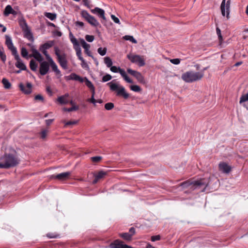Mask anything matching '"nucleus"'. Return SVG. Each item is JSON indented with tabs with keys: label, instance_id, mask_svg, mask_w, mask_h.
Returning <instances> with one entry per match:
<instances>
[{
	"label": "nucleus",
	"instance_id": "nucleus-1",
	"mask_svg": "<svg viewBox=\"0 0 248 248\" xmlns=\"http://www.w3.org/2000/svg\"><path fill=\"white\" fill-rule=\"evenodd\" d=\"M19 162L18 158L14 155L5 154L0 158V168L9 169L17 165Z\"/></svg>",
	"mask_w": 248,
	"mask_h": 248
},
{
	"label": "nucleus",
	"instance_id": "nucleus-2",
	"mask_svg": "<svg viewBox=\"0 0 248 248\" xmlns=\"http://www.w3.org/2000/svg\"><path fill=\"white\" fill-rule=\"evenodd\" d=\"M32 54L30 57H33L35 60L40 62V73L42 75H46L49 69V65L46 61L43 62V58L41 54L35 48H31Z\"/></svg>",
	"mask_w": 248,
	"mask_h": 248
},
{
	"label": "nucleus",
	"instance_id": "nucleus-3",
	"mask_svg": "<svg viewBox=\"0 0 248 248\" xmlns=\"http://www.w3.org/2000/svg\"><path fill=\"white\" fill-rule=\"evenodd\" d=\"M208 185V182L205 179H200L198 181H191L188 180L185 181L180 184V186L184 188L189 187L192 190H194L197 188H200L202 186H204V188L202 190L204 191L206 187Z\"/></svg>",
	"mask_w": 248,
	"mask_h": 248
},
{
	"label": "nucleus",
	"instance_id": "nucleus-4",
	"mask_svg": "<svg viewBox=\"0 0 248 248\" xmlns=\"http://www.w3.org/2000/svg\"><path fill=\"white\" fill-rule=\"evenodd\" d=\"M204 76L203 71H189L182 75V79L186 82L191 83L201 79Z\"/></svg>",
	"mask_w": 248,
	"mask_h": 248
},
{
	"label": "nucleus",
	"instance_id": "nucleus-5",
	"mask_svg": "<svg viewBox=\"0 0 248 248\" xmlns=\"http://www.w3.org/2000/svg\"><path fill=\"white\" fill-rule=\"evenodd\" d=\"M114 81L113 80L107 84L109 87L110 90L111 91H116V95L122 96L124 99H127L129 95L126 92L124 87L120 84L114 83Z\"/></svg>",
	"mask_w": 248,
	"mask_h": 248
},
{
	"label": "nucleus",
	"instance_id": "nucleus-6",
	"mask_svg": "<svg viewBox=\"0 0 248 248\" xmlns=\"http://www.w3.org/2000/svg\"><path fill=\"white\" fill-rule=\"evenodd\" d=\"M127 58L132 63L136 64L140 67L143 66L145 64L143 56L130 53L127 55Z\"/></svg>",
	"mask_w": 248,
	"mask_h": 248
},
{
	"label": "nucleus",
	"instance_id": "nucleus-7",
	"mask_svg": "<svg viewBox=\"0 0 248 248\" xmlns=\"http://www.w3.org/2000/svg\"><path fill=\"white\" fill-rule=\"evenodd\" d=\"M55 53L61 66L63 69H66L67 67L66 54L57 47H55Z\"/></svg>",
	"mask_w": 248,
	"mask_h": 248
},
{
	"label": "nucleus",
	"instance_id": "nucleus-8",
	"mask_svg": "<svg viewBox=\"0 0 248 248\" xmlns=\"http://www.w3.org/2000/svg\"><path fill=\"white\" fill-rule=\"evenodd\" d=\"M231 0H222L220 5V10L221 14L223 16H226L228 19L229 18L230 13Z\"/></svg>",
	"mask_w": 248,
	"mask_h": 248
},
{
	"label": "nucleus",
	"instance_id": "nucleus-9",
	"mask_svg": "<svg viewBox=\"0 0 248 248\" xmlns=\"http://www.w3.org/2000/svg\"><path fill=\"white\" fill-rule=\"evenodd\" d=\"M110 70L113 73H119L123 77L125 81L127 83H132L133 81L131 80L127 75L125 71L121 69L120 67H117L116 66H111L110 67Z\"/></svg>",
	"mask_w": 248,
	"mask_h": 248
},
{
	"label": "nucleus",
	"instance_id": "nucleus-10",
	"mask_svg": "<svg viewBox=\"0 0 248 248\" xmlns=\"http://www.w3.org/2000/svg\"><path fill=\"white\" fill-rule=\"evenodd\" d=\"M127 72L129 74L134 76L139 83L143 84H146V82L145 78L140 72L132 70L130 68H128L127 69Z\"/></svg>",
	"mask_w": 248,
	"mask_h": 248
},
{
	"label": "nucleus",
	"instance_id": "nucleus-11",
	"mask_svg": "<svg viewBox=\"0 0 248 248\" xmlns=\"http://www.w3.org/2000/svg\"><path fill=\"white\" fill-rule=\"evenodd\" d=\"M5 44L8 48L11 50L12 54H16L17 53L16 47L14 46L11 38L8 35H5Z\"/></svg>",
	"mask_w": 248,
	"mask_h": 248
},
{
	"label": "nucleus",
	"instance_id": "nucleus-12",
	"mask_svg": "<svg viewBox=\"0 0 248 248\" xmlns=\"http://www.w3.org/2000/svg\"><path fill=\"white\" fill-rule=\"evenodd\" d=\"M13 55L14 56L15 60L16 61V62L15 63L16 66L21 70H26L27 67L20 58L18 53Z\"/></svg>",
	"mask_w": 248,
	"mask_h": 248
},
{
	"label": "nucleus",
	"instance_id": "nucleus-13",
	"mask_svg": "<svg viewBox=\"0 0 248 248\" xmlns=\"http://www.w3.org/2000/svg\"><path fill=\"white\" fill-rule=\"evenodd\" d=\"M107 174V172L103 170H100L97 172L94 173L93 176L94 179L93 180V183H96L99 180L103 178Z\"/></svg>",
	"mask_w": 248,
	"mask_h": 248
},
{
	"label": "nucleus",
	"instance_id": "nucleus-14",
	"mask_svg": "<svg viewBox=\"0 0 248 248\" xmlns=\"http://www.w3.org/2000/svg\"><path fill=\"white\" fill-rule=\"evenodd\" d=\"M91 12L93 14L97 15L103 20H106V17L105 16V11L103 9L98 7H95L94 9L91 10Z\"/></svg>",
	"mask_w": 248,
	"mask_h": 248
},
{
	"label": "nucleus",
	"instance_id": "nucleus-15",
	"mask_svg": "<svg viewBox=\"0 0 248 248\" xmlns=\"http://www.w3.org/2000/svg\"><path fill=\"white\" fill-rule=\"evenodd\" d=\"M19 88L24 93L28 94L31 92L32 84L30 82H28L26 85L25 86L23 84L20 83L19 84Z\"/></svg>",
	"mask_w": 248,
	"mask_h": 248
},
{
	"label": "nucleus",
	"instance_id": "nucleus-16",
	"mask_svg": "<svg viewBox=\"0 0 248 248\" xmlns=\"http://www.w3.org/2000/svg\"><path fill=\"white\" fill-rule=\"evenodd\" d=\"M70 174V173L69 172H64L57 175H54L52 176V177L61 181H63L68 179Z\"/></svg>",
	"mask_w": 248,
	"mask_h": 248
},
{
	"label": "nucleus",
	"instance_id": "nucleus-17",
	"mask_svg": "<svg viewBox=\"0 0 248 248\" xmlns=\"http://www.w3.org/2000/svg\"><path fill=\"white\" fill-rule=\"evenodd\" d=\"M219 169L223 173H228L231 171V167L226 163L222 162L219 164Z\"/></svg>",
	"mask_w": 248,
	"mask_h": 248
},
{
	"label": "nucleus",
	"instance_id": "nucleus-18",
	"mask_svg": "<svg viewBox=\"0 0 248 248\" xmlns=\"http://www.w3.org/2000/svg\"><path fill=\"white\" fill-rule=\"evenodd\" d=\"M78 81L84 82L86 86L91 89L94 87L93 83L86 78H81L78 76Z\"/></svg>",
	"mask_w": 248,
	"mask_h": 248
},
{
	"label": "nucleus",
	"instance_id": "nucleus-19",
	"mask_svg": "<svg viewBox=\"0 0 248 248\" xmlns=\"http://www.w3.org/2000/svg\"><path fill=\"white\" fill-rule=\"evenodd\" d=\"M69 38L71 42L73 44L74 49L76 51V54L78 55V41L74 36L71 32L69 33Z\"/></svg>",
	"mask_w": 248,
	"mask_h": 248
},
{
	"label": "nucleus",
	"instance_id": "nucleus-20",
	"mask_svg": "<svg viewBox=\"0 0 248 248\" xmlns=\"http://www.w3.org/2000/svg\"><path fill=\"white\" fill-rule=\"evenodd\" d=\"M125 244L118 240H115L110 245V248H123Z\"/></svg>",
	"mask_w": 248,
	"mask_h": 248
},
{
	"label": "nucleus",
	"instance_id": "nucleus-21",
	"mask_svg": "<svg viewBox=\"0 0 248 248\" xmlns=\"http://www.w3.org/2000/svg\"><path fill=\"white\" fill-rule=\"evenodd\" d=\"M22 31H23L25 37L27 38L29 41H33V37L30 28L23 30Z\"/></svg>",
	"mask_w": 248,
	"mask_h": 248
},
{
	"label": "nucleus",
	"instance_id": "nucleus-22",
	"mask_svg": "<svg viewBox=\"0 0 248 248\" xmlns=\"http://www.w3.org/2000/svg\"><path fill=\"white\" fill-rule=\"evenodd\" d=\"M88 23L94 27H97L100 25L97 20L92 16L87 20Z\"/></svg>",
	"mask_w": 248,
	"mask_h": 248
},
{
	"label": "nucleus",
	"instance_id": "nucleus-23",
	"mask_svg": "<svg viewBox=\"0 0 248 248\" xmlns=\"http://www.w3.org/2000/svg\"><path fill=\"white\" fill-rule=\"evenodd\" d=\"M68 95V94H65L64 95L61 96L58 98L57 100L61 104H67L69 102V100L67 99Z\"/></svg>",
	"mask_w": 248,
	"mask_h": 248
},
{
	"label": "nucleus",
	"instance_id": "nucleus-24",
	"mask_svg": "<svg viewBox=\"0 0 248 248\" xmlns=\"http://www.w3.org/2000/svg\"><path fill=\"white\" fill-rule=\"evenodd\" d=\"M80 53V50L78 48V59L81 61V66L85 70H89V66L87 63V62L85 61L83 58L79 55V53Z\"/></svg>",
	"mask_w": 248,
	"mask_h": 248
},
{
	"label": "nucleus",
	"instance_id": "nucleus-25",
	"mask_svg": "<svg viewBox=\"0 0 248 248\" xmlns=\"http://www.w3.org/2000/svg\"><path fill=\"white\" fill-rule=\"evenodd\" d=\"M50 63V65L53 71H54L56 74H60V71L58 69L57 65L53 61L52 59H50L48 61Z\"/></svg>",
	"mask_w": 248,
	"mask_h": 248
},
{
	"label": "nucleus",
	"instance_id": "nucleus-26",
	"mask_svg": "<svg viewBox=\"0 0 248 248\" xmlns=\"http://www.w3.org/2000/svg\"><path fill=\"white\" fill-rule=\"evenodd\" d=\"M92 93V96L90 99H89V101L92 103H93L94 106L96 105V100H95L94 98L95 94V88L93 87V88L90 89Z\"/></svg>",
	"mask_w": 248,
	"mask_h": 248
},
{
	"label": "nucleus",
	"instance_id": "nucleus-27",
	"mask_svg": "<svg viewBox=\"0 0 248 248\" xmlns=\"http://www.w3.org/2000/svg\"><path fill=\"white\" fill-rule=\"evenodd\" d=\"M0 58L4 63L6 60V56L4 53V49L1 45H0Z\"/></svg>",
	"mask_w": 248,
	"mask_h": 248
},
{
	"label": "nucleus",
	"instance_id": "nucleus-28",
	"mask_svg": "<svg viewBox=\"0 0 248 248\" xmlns=\"http://www.w3.org/2000/svg\"><path fill=\"white\" fill-rule=\"evenodd\" d=\"M1 82L3 85L4 87L6 89H9L11 88V84L9 81V80L7 79H6V78H3Z\"/></svg>",
	"mask_w": 248,
	"mask_h": 248
},
{
	"label": "nucleus",
	"instance_id": "nucleus-29",
	"mask_svg": "<svg viewBox=\"0 0 248 248\" xmlns=\"http://www.w3.org/2000/svg\"><path fill=\"white\" fill-rule=\"evenodd\" d=\"M19 25L22 31L29 28L24 19H22L19 21Z\"/></svg>",
	"mask_w": 248,
	"mask_h": 248
},
{
	"label": "nucleus",
	"instance_id": "nucleus-30",
	"mask_svg": "<svg viewBox=\"0 0 248 248\" xmlns=\"http://www.w3.org/2000/svg\"><path fill=\"white\" fill-rule=\"evenodd\" d=\"M12 9L13 8L10 5H7L4 11V15L6 16H8L12 13Z\"/></svg>",
	"mask_w": 248,
	"mask_h": 248
},
{
	"label": "nucleus",
	"instance_id": "nucleus-31",
	"mask_svg": "<svg viewBox=\"0 0 248 248\" xmlns=\"http://www.w3.org/2000/svg\"><path fill=\"white\" fill-rule=\"evenodd\" d=\"M120 236L124 239L127 241L131 240L132 238V235L128 232L123 233L120 234Z\"/></svg>",
	"mask_w": 248,
	"mask_h": 248
},
{
	"label": "nucleus",
	"instance_id": "nucleus-32",
	"mask_svg": "<svg viewBox=\"0 0 248 248\" xmlns=\"http://www.w3.org/2000/svg\"><path fill=\"white\" fill-rule=\"evenodd\" d=\"M104 63L108 67H110L113 64L111 59L108 57L104 58Z\"/></svg>",
	"mask_w": 248,
	"mask_h": 248
},
{
	"label": "nucleus",
	"instance_id": "nucleus-33",
	"mask_svg": "<svg viewBox=\"0 0 248 248\" xmlns=\"http://www.w3.org/2000/svg\"><path fill=\"white\" fill-rule=\"evenodd\" d=\"M79 42H80L81 45L83 47V48L84 49H86L87 50H88V48H90V45L89 44H87L84 41V39H79Z\"/></svg>",
	"mask_w": 248,
	"mask_h": 248
},
{
	"label": "nucleus",
	"instance_id": "nucleus-34",
	"mask_svg": "<svg viewBox=\"0 0 248 248\" xmlns=\"http://www.w3.org/2000/svg\"><path fill=\"white\" fill-rule=\"evenodd\" d=\"M45 16L52 21L56 18V14L54 13H46Z\"/></svg>",
	"mask_w": 248,
	"mask_h": 248
},
{
	"label": "nucleus",
	"instance_id": "nucleus-35",
	"mask_svg": "<svg viewBox=\"0 0 248 248\" xmlns=\"http://www.w3.org/2000/svg\"><path fill=\"white\" fill-rule=\"evenodd\" d=\"M30 66L31 70L35 71L37 69L38 65L34 60H31L30 62Z\"/></svg>",
	"mask_w": 248,
	"mask_h": 248
},
{
	"label": "nucleus",
	"instance_id": "nucleus-36",
	"mask_svg": "<svg viewBox=\"0 0 248 248\" xmlns=\"http://www.w3.org/2000/svg\"><path fill=\"white\" fill-rule=\"evenodd\" d=\"M102 159V157L101 156H95L91 157V160L94 163H97L100 162Z\"/></svg>",
	"mask_w": 248,
	"mask_h": 248
},
{
	"label": "nucleus",
	"instance_id": "nucleus-37",
	"mask_svg": "<svg viewBox=\"0 0 248 248\" xmlns=\"http://www.w3.org/2000/svg\"><path fill=\"white\" fill-rule=\"evenodd\" d=\"M53 45V42H48L42 45L40 47L44 48V49H47L50 48Z\"/></svg>",
	"mask_w": 248,
	"mask_h": 248
},
{
	"label": "nucleus",
	"instance_id": "nucleus-38",
	"mask_svg": "<svg viewBox=\"0 0 248 248\" xmlns=\"http://www.w3.org/2000/svg\"><path fill=\"white\" fill-rule=\"evenodd\" d=\"M130 88L132 91L135 92H140L141 91V88L137 85H131Z\"/></svg>",
	"mask_w": 248,
	"mask_h": 248
},
{
	"label": "nucleus",
	"instance_id": "nucleus-39",
	"mask_svg": "<svg viewBox=\"0 0 248 248\" xmlns=\"http://www.w3.org/2000/svg\"><path fill=\"white\" fill-rule=\"evenodd\" d=\"M21 54L23 58L28 59V52L26 48L22 47L21 49Z\"/></svg>",
	"mask_w": 248,
	"mask_h": 248
},
{
	"label": "nucleus",
	"instance_id": "nucleus-40",
	"mask_svg": "<svg viewBox=\"0 0 248 248\" xmlns=\"http://www.w3.org/2000/svg\"><path fill=\"white\" fill-rule=\"evenodd\" d=\"M46 50L47 49H44V48L40 47V50L43 53V54H44V55L46 57V59L47 60V61H48L52 58L50 57V56L48 54Z\"/></svg>",
	"mask_w": 248,
	"mask_h": 248
},
{
	"label": "nucleus",
	"instance_id": "nucleus-41",
	"mask_svg": "<svg viewBox=\"0 0 248 248\" xmlns=\"http://www.w3.org/2000/svg\"><path fill=\"white\" fill-rule=\"evenodd\" d=\"M112 76L110 75L107 74L103 77L102 81L105 82L110 80Z\"/></svg>",
	"mask_w": 248,
	"mask_h": 248
},
{
	"label": "nucleus",
	"instance_id": "nucleus-42",
	"mask_svg": "<svg viewBox=\"0 0 248 248\" xmlns=\"http://www.w3.org/2000/svg\"><path fill=\"white\" fill-rule=\"evenodd\" d=\"M124 38L126 40H129L133 43L136 44L137 43V40L132 36L125 35Z\"/></svg>",
	"mask_w": 248,
	"mask_h": 248
},
{
	"label": "nucleus",
	"instance_id": "nucleus-43",
	"mask_svg": "<svg viewBox=\"0 0 248 248\" xmlns=\"http://www.w3.org/2000/svg\"><path fill=\"white\" fill-rule=\"evenodd\" d=\"M98 53L101 56H104L107 52V49L106 48L99 47L97 49Z\"/></svg>",
	"mask_w": 248,
	"mask_h": 248
},
{
	"label": "nucleus",
	"instance_id": "nucleus-44",
	"mask_svg": "<svg viewBox=\"0 0 248 248\" xmlns=\"http://www.w3.org/2000/svg\"><path fill=\"white\" fill-rule=\"evenodd\" d=\"M216 31H217V35L218 36V38L219 42L221 43L222 42V41H223V38H222V36L221 35V31L219 29V28L217 27V29H216Z\"/></svg>",
	"mask_w": 248,
	"mask_h": 248
},
{
	"label": "nucleus",
	"instance_id": "nucleus-45",
	"mask_svg": "<svg viewBox=\"0 0 248 248\" xmlns=\"http://www.w3.org/2000/svg\"><path fill=\"white\" fill-rule=\"evenodd\" d=\"M81 16H82L85 18L86 20L90 17L91 15H90L87 11H82L81 12Z\"/></svg>",
	"mask_w": 248,
	"mask_h": 248
},
{
	"label": "nucleus",
	"instance_id": "nucleus-46",
	"mask_svg": "<svg viewBox=\"0 0 248 248\" xmlns=\"http://www.w3.org/2000/svg\"><path fill=\"white\" fill-rule=\"evenodd\" d=\"M114 108V104L112 103H107L105 105L106 109L109 110Z\"/></svg>",
	"mask_w": 248,
	"mask_h": 248
},
{
	"label": "nucleus",
	"instance_id": "nucleus-47",
	"mask_svg": "<svg viewBox=\"0 0 248 248\" xmlns=\"http://www.w3.org/2000/svg\"><path fill=\"white\" fill-rule=\"evenodd\" d=\"M247 101H248V93L246 94L242 95L240 99L239 103L241 104L243 102H245Z\"/></svg>",
	"mask_w": 248,
	"mask_h": 248
},
{
	"label": "nucleus",
	"instance_id": "nucleus-48",
	"mask_svg": "<svg viewBox=\"0 0 248 248\" xmlns=\"http://www.w3.org/2000/svg\"><path fill=\"white\" fill-rule=\"evenodd\" d=\"M34 99L36 101H39L42 102L44 101V97L41 94H37L35 95L34 97Z\"/></svg>",
	"mask_w": 248,
	"mask_h": 248
},
{
	"label": "nucleus",
	"instance_id": "nucleus-49",
	"mask_svg": "<svg viewBox=\"0 0 248 248\" xmlns=\"http://www.w3.org/2000/svg\"><path fill=\"white\" fill-rule=\"evenodd\" d=\"M85 39L88 42H92L94 40V37L93 35H86Z\"/></svg>",
	"mask_w": 248,
	"mask_h": 248
},
{
	"label": "nucleus",
	"instance_id": "nucleus-50",
	"mask_svg": "<svg viewBox=\"0 0 248 248\" xmlns=\"http://www.w3.org/2000/svg\"><path fill=\"white\" fill-rule=\"evenodd\" d=\"M47 133H48L47 130H46V129L43 130L40 133L41 138L43 139H45L46 137Z\"/></svg>",
	"mask_w": 248,
	"mask_h": 248
},
{
	"label": "nucleus",
	"instance_id": "nucleus-51",
	"mask_svg": "<svg viewBox=\"0 0 248 248\" xmlns=\"http://www.w3.org/2000/svg\"><path fill=\"white\" fill-rule=\"evenodd\" d=\"M111 18L113 20V21L117 24H120V20L118 18L116 17L114 15H111Z\"/></svg>",
	"mask_w": 248,
	"mask_h": 248
},
{
	"label": "nucleus",
	"instance_id": "nucleus-52",
	"mask_svg": "<svg viewBox=\"0 0 248 248\" xmlns=\"http://www.w3.org/2000/svg\"><path fill=\"white\" fill-rule=\"evenodd\" d=\"M170 62L173 63V64H178L180 63V60L179 59H171L170 60Z\"/></svg>",
	"mask_w": 248,
	"mask_h": 248
},
{
	"label": "nucleus",
	"instance_id": "nucleus-53",
	"mask_svg": "<svg viewBox=\"0 0 248 248\" xmlns=\"http://www.w3.org/2000/svg\"><path fill=\"white\" fill-rule=\"evenodd\" d=\"M160 239V236L159 235L153 236L151 237V240L153 242L155 241L159 240Z\"/></svg>",
	"mask_w": 248,
	"mask_h": 248
},
{
	"label": "nucleus",
	"instance_id": "nucleus-54",
	"mask_svg": "<svg viewBox=\"0 0 248 248\" xmlns=\"http://www.w3.org/2000/svg\"><path fill=\"white\" fill-rule=\"evenodd\" d=\"M76 107H75V106H74V107H71V108H63V110H64V111H68V112L72 111H73V110H76Z\"/></svg>",
	"mask_w": 248,
	"mask_h": 248
},
{
	"label": "nucleus",
	"instance_id": "nucleus-55",
	"mask_svg": "<svg viewBox=\"0 0 248 248\" xmlns=\"http://www.w3.org/2000/svg\"><path fill=\"white\" fill-rule=\"evenodd\" d=\"M76 121H69L65 123V127L76 124Z\"/></svg>",
	"mask_w": 248,
	"mask_h": 248
},
{
	"label": "nucleus",
	"instance_id": "nucleus-56",
	"mask_svg": "<svg viewBox=\"0 0 248 248\" xmlns=\"http://www.w3.org/2000/svg\"><path fill=\"white\" fill-rule=\"evenodd\" d=\"M90 48H88V50H87L86 49H84V51H85V53L89 56L90 57H92L93 58V59H94V58L92 56L90 51Z\"/></svg>",
	"mask_w": 248,
	"mask_h": 248
},
{
	"label": "nucleus",
	"instance_id": "nucleus-57",
	"mask_svg": "<svg viewBox=\"0 0 248 248\" xmlns=\"http://www.w3.org/2000/svg\"><path fill=\"white\" fill-rule=\"evenodd\" d=\"M129 232L130 233V234H131L132 236L135 233V229L134 227H131L130 228Z\"/></svg>",
	"mask_w": 248,
	"mask_h": 248
},
{
	"label": "nucleus",
	"instance_id": "nucleus-58",
	"mask_svg": "<svg viewBox=\"0 0 248 248\" xmlns=\"http://www.w3.org/2000/svg\"><path fill=\"white\" fill-rule=\"evenodd\" d=\"M46 92L47 93L50 95H52V92L51 90V88L49 86H47L46 88Z\"/></svg>",
	"mask_w": 248,
	"mask_h": 248
},
{
	"label": "nucleus",
	"instance_id": "nucleus-59",
	"mask_svg": "<svg viewBox=\"0 0 248 248\" xmlns=\"http://www.w3.org/2000/svg\"><path fill=\"white\" fill-rule=\"evenodd\" d=\"M82 2H83L84 4L88 7L90 5V0H82Z\"/></svg>",
	"mask_w": 248,
	"mask_h": 248
},
{
	"label": "nucleus",
	"instance_id": "nucleus-60",
	"mask_svg": "<svg viewBox=\"0 0 248 248\" xmlns=\"http://www.w3.org/2000/svg\"><path fill=\"white\" fill-rule=\"evenodd\" d=\"M53 119H48L46 120V124L47 125H50L53 122Z\"/></svg>",
	"mask_w": 248,
	"mask_h": 248
},
{
	"label": "nucleus",
	"instance_id": "nucleus-61",
	"mask_svg": "<svg viewBox=\"0 0 248 248\" xmlns=\"http://www.w3.org/2000/svg\"><path fill=\"white\" fill-rule=\"evenodd\" d=\"M70 77L72 79H74L76 80H78V75H77L76 74H72L71 75Z\"/></svg>",
	"mask_w": 248,
	"mask_h": 248
},
{
	"label": "nucleus",
	"instance_id": "nucleus-62",
	"mask_svg": "<svg viewBox=\"0 0 248 248\" xmlns=\"http://www.w3.org/2000/svg\"><path fill=\"white\" fill-rule=\"evenodd\" d=\"M242 63V62H236V63L234 64V66H238L240 65Z\"/></svg>",
	"mask_w": 248,
	"mask_h": 248
},
{
	"label": "nucleus",
	"instance_id": "nucleus-63",
	"mask_svg": "<svg viewBox=\"0 0 248 248\" xmlns=\"http://www.w3.org/2000/svg\"><path fill=\"white\" fill-rule=\"evenodd\" d=\"M146 248H155V247L152 246L151 244H148Z\"/></svg>",
	"mask_w": 248,
	"mask_h": 248
},
{
	"label": "nucleus",
	"instance_id": "nucleus-64",
	"mask_svg": "<svg viewBox=\"0 0 248 248\" xmlns=\"http://www.w3.org/2000/svg\"><path fill=\"white\" fill-rule=\"evenodd\" d=\"M123 248H134L131 247L130 246H129L125 244L124 247H123Z\"/></svg>",
	"mask_w": 248,
	"mask_h": 248
}]
</instances>
